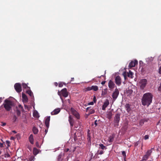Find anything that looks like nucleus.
Returning a JSON list of instances; mask_svg holds the SVG:
<instances>
[{
	"mask_svg": "<svg viewBox=\"0 0 161 161\" xmlns=\"http://www.w3.org/2000/svg\"><path fill=\"white\" fill-rule=\"evenodd\" d=\"M153 95L149 92L145 93L142 99V104L144 106H149L152 103Z\"/></svg>",
	"mask_w": 161,
	"mask_h": 161,
	"instance_id": "nucleus-1",
	"label": "nucleus"
},
{
	"mask_svg": "<svg viewBox=\"0 0 161 161\" xmlns=\"http://www.w3.org/2000/svg\"><path fill=\"white\" fill-rule=\"evenodd\" d=\"M3 105L7 111H9L12 110V108L14 106V103L13 101L6 99L5 100Z\"/></svg>",
	"mask_w": 161,
	"mask_h": 161,
	"instance_id": "nucleus-2",
	"label": "nucleus"
},
{
	"mask_svg": "<svg viewBox=\"0 0 161 161\" xmlns=\"http://www.w3.org/2000/svg\"><path fill=\"white\" fill-rule=\"evenodd\" d=\"M58 95L60 96V97L63 102V100L61 97V94L65 97H67L68 96V92H67V89L66 88H64L62 89L60 92L58 91Z\"/></svg>",
	"mask_w": 161,
	"mask_h": 161,
	"instance_id": "nucleus-3",
	"label": "nucleus"
},
{
	"mask_svg": "<svg viewBox=\"0 0 161 161\" xmlns=\"http://www.w3.org/2000/svg\"><path fill=\"white\" fill-rule=\"evenodd\" d=\"M120 113H117L115 115L114 120V126L116 127L119 125L120 119Z\"/></svg>",
	"mask_w": 161,
	"mask_h": 161,
	"instance_id": "nucleus-4",
	"label": "nucleus"
},
{
	"mask_svg": "<svg viewBox=\"0 0 161 161\" xmlns=\"http://www.w3.org/2000/svg\"><path fill=\"white\" fill-rule=\"evenodd\" d=\"M152 148L147 150L145 154L142 157L141 161H146L147 160L152 153Z\"/></svg>",
	"mask_w": 161,
	"mask_h": 161,
	"instance_id": "nucleus-5",
	"label": "nucleus"
},
{
	"mask_svg": "<svg viewBox=\"0 0 161 161\" xmlns=\"http://www.w3.org/2000/svg\"><path fill=\"white\" fill-rule=\"evenodd\" d=\"M14 87L16 91L20 92L22 91L21 86L19 83H16L14 84Z\"/></svg>",
	"mask_w": 161,
	"mask_h": 161,
	"instance_id": "nucleus-6",
	"label": "nucleus"
},
{
	"mask_svg": "<svg viewBox=\"0 0 161 161\" xmlns=\"http://www.w3.org/2000/svg\"><path fill=\"white\" fill-rule=\"evenodd\" d=\"M140 87L141 89H143L147 85V80L145 79L141 80L140 81Z\"/></svg>",
	"mask_w": 161,
	"mask_h": 161,
	"instance_id": "nucleus-7",
	"label": "nucleus"
},
{
	"mask_svg": "<svg viewBox=\"0 0 161 161\" xmlns=\"http://www.w3.org/2000/svg\"><path fill=\"white\" fill-rule=\"evenodd\" d=\"M119 94V91L117 88L116 87L112 94V97L114 100H115L117 99Z\"/></svg>",
	"mask_w": 161,
	"mask_h": 161,
	"instance_id": "nucleus-8",
	"label": "nucleus"
},
{
	"mask_svg": "<svg viewBox=\"0 0 161 161\" xmlns=\"http://www.w3.org/2000/svg\"><path fill=\"white\" fill-rule=\"evenodd\" d=\"M115 82L116 84L118 86H119L121 84V77L119 75L116 76L115 78Z\"/></svg>",
	"mask_w": 161,
	"mask_h": 161,
	"instance_id": "nucleus-9",
	"label": "nucleus"
},
{
	"mask_svg": "<svg viewBox=\"0 0 161 161\" xmlns=\"http://www.w3.org/2000/svg\"><path fill=\"white\" fill-rule=\"evenodd\" d=\"M108 86L110 90H112L115 88V85L114 82L112 80H109L108 83Z\"/></svg>",
	"mask_w": 161,
	"mask_h": 161,
	"instance_id": "nucleus-10",
	"label": "nucleus"
},
{
	"mask_svg": "<svg viewBox=\"0 0 161 161\" xmlns=\"http://www.w3.org/2000/svg\"><path fill=\"white\" fill-rule=\"evenodd\" d=\"M71 111L73 115H74L77 119H80V116L79 114L77 111L72 108H71Z\"/></svg>",
	"mask_w": 161,
	"mask_h": 161,
	"instance_id": "nucleus-11",
	"label": "nucleus"
},
{
	"mask_svg": "<svg viewBox=\"0 0 161 161\" xmlns=\"http://www.w3.org/2000/svg\"><path fill=\"white\" fill-rule=\"evenodd\" d=\"M138 64V61L137 60H135L134 61H131L130 63L129 67L130 68L134 67Z\"/></svg>",
	"mask_w": 161,
	"mask_h": 161,
	"instance_id": "nucleus-12",
	"label": "nucleus"
},
{
	"mask_svg": "<svg viewBox=\"0 0 161 161\" xmlns=\"http://www.w3.org/2000/svg\"><path fill=\"white\" fill-rule=\"evenodd\" d=\"M91 107H87L86 109V112H88V115L93 114L95 113V110L93 108L91 109Z\"/></svg>",
	"mask_w": 161,
	"mask_h": 161,
	"instance_id": "nucleus-13",
	"label": "nucleus"
},
{
	"mask_svg": "<svg viewBox=\"0 0 161 161\" xmlns=\"http://www.w3.org/2000/svg\"><path fill=\"white\" fill-rule=\"evenodd\" d=\"M64 153L61 152L58 155L57 158L58 161H62L64 158Z\"/></svg>",
	"mask_w": 161,
	"mask_h": 161,
	"instance_id": "nucleus-14",
	"label": "nucleus"
},
{
	"mask_svg": "<svg viewBox=\"0 0 161 161\" xmlns=\"http://www.w3.org/2000/svg\"><path fill=\"white\" fill-rule=\"evenodd\" d=\"M50 116H48L45 119V123L47 129L48 128L49 126V122L50 121Z\"/></svg>",
	"mask_w": 161,
	"mask_h": 161,
	"instance_id": "nucleus-15",
	"label": "nucleus"
},
{
	"mask_svg": "<svg viewBox=\"0 0 161 161\" xmlns=\"http://www.w3.org/2000/svg\"><path fill=\"white\" fill-rule=\"evenodd\" d=\"M69 121L71 127H73L74 123V120L70 115L69 117Z\"/></svg>",
	"mask_w": 161,
	"mask_h": 161,
	"instance_id": "nucleus-16",
	"label": "nucleus"
},
{
	"mask_svg": "<svg viewBox=\"0 0 161 161\" xmlns=\"http://www.w3.org/2000/svg\"><path fill=\"white\" fill-rule=\"evenodd\" d=\"M60 111L59 108H57L55 109L53 111L51 112L52 115H56L58 114Z\"/></svg>",
	"mask_w": 161,
	"mask_h": 161,
	"instance_id": "nucleus-17",
	"label": "nucleus"
},
{
	"mask_svg": "<svg viewBox=\"0 0 161 161\" xmlns=\"http://www.w3.org/2000/svg\"><path fill=\"white\" fill-rule=\"evenodd\" d=\"M154 58L152 57H148L146 59V61L147 63L148 64L151 63L153 60Z\"/></svg>",
	"mask_w": 161,
	"mask_h": 161,
	"instance_id": "nucleus-18",
	"label": "nucleus"
},
{
	"mask_svg": "<svg viewBox=\"0 0 161 161\" xmlns=\"http://www.w3.org/2000/svg\"><path fill=\"white\" fill-rule=\"evenodd\" d=\"M149 119L148 118H144L141 119L139 122V125L141 126H142L145 122H147Z\"/></svg>",
	"mask_w": 161,
	"mask_h": 161,
	"instance_id": "nucleus-19",
	"label": "nucleus"
},
{
	"mask_svg": "<svg viewBox=\"0 0 161 161\" xmlns=\"http://www.w3.org/2000/svg\"><path fill=\"white\" fill-rule=\"evenodd\" d=\"M22 98L23 102H27L28 101V98L26 95L24 93H22Z\"/></svg>",
	"mask_w": 161,
	"mask_h": 161,
	"instance_id": "nucleus-20",
	"label": "nucleus"
},
{
	"mask_svg": "<svg viewBox=\"0 0 161 161\" xmlns=\"http://www.w3.org/2000/svg\"><path fill=\"white\" fill-rule=\"evenodd\" d=\"M29 139L30 142L32 144L34 143V139L33 136L32 134H31L29 138Z\"/></svg>",
	"mask_w": 161,
	"mask_h": 161,
	"instance_id": "nucleus-21",
	"label": "nucleus"
},
{
	"mask_svg": "<svg viewBox=\"0 0 161 161\" xmlns=\"http://www.w3.org/2000/svg\"><path fill=\"white\" fill-rule=\"evenodd\" d=\"M26 92L29 95V96L31 97V98H34L33 92L30 90V89H28L26 91Z\"/></svg>",
	"mask_w": 161,
	"mask_h": 161,
	"instance_id": "nucleus-22",
	"label": "nucleus"
},
{
	"mask_svg": "<svg viewBox=\"0 0 161 161\" xmlns=\"http://www.w3.org/2000/svg\"><path fill=\"white\" fill-rule=\"evenodd\" d=\"M125 109L127 112H129L131 110V108L129 104H126L125 105Z\"/></svg>",
	"mask_w": 161,
	"mask_h": 161,
	"instance_id": "nucleus-23",
	"label": "nucleus"
},
{
	"mask_svg": "<svg viewBox=\"0 0 161 161\" xmlns=\"http://www.w3.org/2000/svg\"><path fill=\"white\" fill-rule=\"evenodd\" d=\"M32 131L34 134H36L38 132V130L36 127H34L32 129Z\"/></svg>",
	"mask_w": 161,
	"mask_h": 161,
	"instance_id": "nucleus-24",
	"label": "nucleus"
},
{
	"mask_svg": "<svg viewBox=\"0 0 161 161\" xmlns=\"http://www.w3.org/2000/svg\"><path fill=\"white\" fill-rule=\"evenodd\" d=\"M133 73L130 70L129 71V72L128 73L127 76L128 77L130 78H133Z\"/></svg>",
	"mask_w": 161,
	"mask_h": 161,
	"instance_id": "nucleus-25",
	"label": "nucleus"
},
{
	"mask_svg": "<svg viewBox=\"0 0 161 161\" xmlns=\"http://www.w3.org/2000/svg\"><path fill=\"white\" fill-rule=\"evenodd\" d=\"M39 153V151L36 148H34L33 149V153L35 155H36Z\"/></svg>",
	"mask_w": 161,
	"mask_h": 161,
	"instance_id": "nucleus-26",
	"label": "nucleus"
},
{
	"mask_svg": "<svg viewBox=\"0 0 161 161\" xmlns=\"http://www.w3.org/2000/svg\"><path fill=\"white\" fill-rule=\"evenodd\" d=\"M22 87L23 88L26 89L27 88L28 90V89H30V87H29L27 86V84L25 83H22Z\"/></svg>",
	"mask_w": 161,
	"mask_h": 161,
	"instance_id": "nucleus-27",
	"label": "nucleus"
},
{
	"mask_svg": "<svg viewBox=\"0 0 161 161\" xmlns=\"http://www.w3.org/2000/svg\"><path fill=\"white\" fill-rule=\"evenodd\" d=\"M92 90L96 91L98 90V87L97 86H92Z\"/></svg>",
	"mask_w": 161,
	"mask_h": 161,
	"instance_id": "nucleus-28",
	"label": "nucleus"
},
{
	"mask_svg": "<svg viewBox=\"0 0 161 161\" xmlns=\"http://www.w3.org/2000/svg\"><path fill=\"white\" fill-rule=\"evenodd\" d=\"M107 88H105L102 91L101 95L102 96H104L107 93Z\"/></svg>",
	"mask_w": 161,
	"mask_h": 161,
	"instance_id": "nucleus-29",
	"label": "nucleus"
},
{
	"mask_svg": "<svg viewBox=\"0 0 161 161\" xmlns=\"http://www.w3.org/2000/svg\"><path fill=\"white\" fill-rule=\"evenodd\" d=\"M107 117L109 119H110L111 118L112 115V113L111 112H109L107 113Z\"/></svg>",
	"mask_w": 161,
	"mask_h": 161,
	"instance_id": "nucleus-30",
	"label": "nucleus"
},
{
	"mask_svg": "<svg viewBox=\"0 0 161 161\" xmlns=\"http://www.w3.org/2000/svg\"><path fill=\"white\" fill-rule=\"evenodd\" d=\"M109 104V102L108 100H107L103 103V105H104L106 107H107Z\"/></svg>",
	"mask_w": 161,
	"mask_h": 161,
	"instance_id": "nucleus-31",
	"label": "nucleus"
},
{
	"mask_svg": "<svg viewBox=\"0 0 161 161\" xmlns=\"http://www.w3.org/2000/svg\"><path fill=\"white\" fill-rule=\"evenodd\" d=\"M104 153V152L103 150H101L100 151H99V150H98L97 151V152L96 155V154H97V155L98 154L102 155V154H103Z\"/></svg>",
	"mask_w": 161,
	"mask_h": 161,
	"instance_id": "nucleus-32",
	"label": "nucleus"
},
{
	"mask_svg": "<svg viewBox=\"0 0 161 161\" xmlns=\"http://www.w3.org/2000/svg\"><path fill=\"white\" fill-rule=\"evenodd\" d=\"M114 137L113 136H110L109 138L108 141L109 142H112L114 140Z\"/></svg>",
	"mask_w": 161,
	"mask_h": 161,
	"instance_id": "nucleus-33",
	"label": "nucleus"
},
{
	"mask_svg": "<svg viewBox=\"0 0 161 161\" xmlns=\"http://www.w3.org/2000/svg\"><path fill=\"white\" fill-rule=\"evenodd\" d=\"M35 159V157L33 156H31L28 159H27V161H32L34 160Z\"/></svg>",
	"mask_w": 161,
	"mask_h": 161,
	"instance_id": "nucleus-34",
	"label": "nucleus"
},
{
	"mask_svg": "<svg viewBox=\"0 0 161 161\" xmlns=\"http://www.w3.org/2000/svg\"><path fill=\"white\" fill-rule=\"evenodd\" d=\"M64 84L66 85V83L64 82H60L58 83V86L59 87H62Z\"/></svg>",
	"mask_w": 161,
	"mask_h": 161,
	"instance_id": "nucleus-35",
	"label": "nucleus"
},
{
	"mask_svg": "<svg viewBox=\"0 0 161 161\" xmlns=\"http://www.w3.org/2000/svg\"><path fill=\"white\" fill-rule=\"evenodd\" d=\"M122 154L124 157V160H125L126 158V153L125 151H123L122 152Z\"/></svg>",
	"mask_w": 161,
	"mask_h": 161,
	"instance_id": "nucleus-36",
	"label": "nucleus"
},
{
	"mask_svg": "<svg viewBox=\"0 0 161 161\" xmlns=\"http://www.w3.org/2000/svg\"><path fill=\"white\" fill-rule=\"evenodd\" d=\"M16 113L17 115L18 116H19L21 114L20 111L18 109L16 110Z\"/></svg>",
	"mask_w": 161,
	"mask_h": 161,
	"instance_id": "nucleus-37",
	"label": "nucleus"
},
{
	"mask_svg": "<svg viewBox=\"0 0 161 161\" xmlns=\"http://www.w3.org/2000/svg\"><path fill=\"white\" fill-rule=\"evenodd\" d=\"M17 119V118L16 116V115H14L13 116V120L14 122H15L16 121Z\"/></svg>",
	"mask_w": 161,
	"mask_h": 161,
	"instance_id": "nucleus-38",
	"label": "nucleus"
},
{
	"mask_svg": "<svg viewBox=\"0 0 161 161\" xmlns=\"http://www.w3.org/2000/svg\"><path fill=\"white\" fill-rule=\"evenodd\" d=\"M99 145L100 147L103 150L104 149L105 147L102 144H100Z\"/></svg>",
	"mask_w": 161,
	"mask_h": 161,
	"instance_id": "nucleus-39",
	"label": "nucleus"
},
{
	"mask_svg": "<svg viewBox=\"0 0 161 161\" xmlns=\"http://www.w3.org/2000/svg\"><path fill=\"white\" fill-rule=\"evenodd\" d=\"M87 141H88L89 144H91V137H87Z\"/></svg>",
	"mask_w": 161,
	"mask_h": 161,
	"instance_id": "nucleus-40",
	"label": "nucleus"
},
{
	"mask_svg": "<svg viewBox=\"0 0 161 161\" xmlns=\"http://www.w3.org/2000/svg\"><path fill=\"white\" fill-rule=\"evenodd\" d=\"M139 143H140L139 141H138L137 142H136V143H135L134 146L135 147L137 146L139 144Z\"/></svg>",
	"mask_w": 161,
	"mask_h": 161,
	"instance_id": "nucleus-41",
	"label": "nucleus"
},
{
	"mask_svg": "<svg viewBox=\"0 0 161 161\" xmlns=\"http://www.w3.org/2000/svg\"><path fill=\"white\" fill-rule=\"evenodd\" d=\"M89 132L90 130H88L87 134V137H91L90 133Z\"/></svg>",
	"mask_w": 161,
	"mask_h": 161,
	"instance_id": "nucleus-42",
	"label": "nucleus"
},
{
	"mask_svg": "<svg viewBox=\"0 0 161 161\" xmlns=\"http://www.w3.org/2000/svg\"><path fill=\"white\" fill-rule=\"evenodd\" d=\"M149 138V136L148 135H146L144 136V139L145 140H146Z\"/></svg>",
	"mask_w": 161,
	"mask_h": 161,
	"instance_id": "nucleus-43",
	"label": "nucleus"
},
{
	"mask_svg": "<svg viewBox=\"0 0 161 161\" xmlns=\"http://www.w3.org/2000/svg\"><path fill=\"white\" fill-rule=\"evenodd\" d=\"M4 157L5 158H8L10 157V155L8 153L5 154H4Z\"/></svg>",
	"mask_w": 161,
	"mask_h": 161,
	"instance_id": "nucleus-44",
	"label": "nucleus"
},
{
	"mask_svg": "<svg viewBox=\"0 0 161 161\" xmlns=\"http://www.w3.org/2000/svg\"><path fill=\"white\" fill-rule=\"evenodd\" d=\"M158 91L161 92V83H160V86L158 88Z\"/></svg>",
	"mask_w": 161,
	"mask_h": 161,
	"instance_id": "nucleus-45",
	"label": "nucleus"
},
{
	"mask_svg": "<svg viewBox=\"0 0 161 161\" xmlns=\"http://www.w3.org/2000/svg\"><path fill=\"white\" fill-rule=\"evenodd\" d=\"M93 102L95 103L96 102V96H94L93 98Z\"/></svg>",
	"mask_w": 161,
	"mask_h": 161,
	"instance_id": "nucleus-46",
	"label": "nucleus"
},
{
	"mask_svg": "<svg viewBox=\"0 0 161 161\" xmlns=\"http://www.w3.org/2000/svg\"><path fill=\"white\" fill-rule=\"evenodd\" d=\"M36 146L38 147H39V148H40V146H39V143L38 142H36Z\"/></svg>",
	"mask_w": 161,
	"mask_h": 161,
	"instance_id": "nucleus-47",
	"label": "nucleus"
},
{
	"mask_svg": "<svg viewBox=\"0 0 161 161\" xmlns=\"http://www.w3.org/2000/svg\"><path fill=\"white\" fill-rule=\"evenodd\" d=\"M86 89L87 91H90L92 90V87H88Z\"/></svg>",
	"mask_w": 161,
	"mask_h": 161,
	"instance_id": "nucleus-48",
	"label": "nucleus"
},
{
	"mask_svg": "<svg viewBox=\"0 0 161 161\" xmlns=\"http://www.w3.org/2000/svg\"><path fill=\"white\" fill-rule=\"evenodd\" d=\"M106 107L104 105H103L102 107V109L103 110H105Z\"/></svg>",
	"mask_w": 161,
	"mask_h": 161,
	"instance_id": "nucleus-49",
	"label": "nucleus"
},
{
	"mask_svg": "<svg viewBox=\"0 0 161 161\" xmlns=\"http://www.w3.org/2000/svg\"><path fill=\"white\" fill-rule=\"evenodd\" d=\"M19 107L20 108V109L22 110L23 109V107L21 105H19Z\"/></svg>",
	"mask_w": 161,
	"mask_h": 161,
	"instance_id": "nucleus-50",
	"label": "nucleus"
},
{
	"mask_svg": "<svg viewBox=\"0 0 161 161\" xmlns=\"http://www.w3.org/2000/svg\"><path fill=\"white\" fill-rule=\"evenodd\" d=\"M123 75L124 76V78L125 79L126 77V74L125 72H124L123 74Z\"/></svg>",
	"mask_w": 161,
	"mask_h": 161,
	"instance_id": "nucleus-51",
	"label": "nucleus"
},
{
	"mask_svg": "<svg viewBox=\"0 0 161 161\" xmlns=\"http://www.w3.org/2000/svg\"><path fill=\"white\" fill-rule=\"evenodd\" d=\"M94 104V102H91L88 103L89 105H93Z\"/></svg>",
	"mask_w": 161,
	"mask_h": 161,
	"instance_id": "nucleus-52",
	"label": "nucleus"
},
{
	"mask_svg": "<svg viewBox=\"0 0 161 161\" xmlns=\"http://www.w3.org/2000/svg\"><path fill=\"white\" fill-rule=\"evenodd\" d=\"M6 143L8 144V146H9V144H10L9 141H6Z\"/></svg>",
	"mask_w": 161,
	"mask_h": 161,
	"instance_id": "nucleus-53",
	"label": "nucleus"
},
{
	"mask_svg": "<svg viewBox=\"0 0 161 161\" xmlns=\"http://www.w3.org/2000/svg\"><path fill=\"white\" fill-rule=\"evenodd\" d=\"M77 138V137H76V133H75L74 134V139L75 140V141L76 140V138Z\"/></svg>",
	"mask_w": 161,
	"mask_h": 161,
	"instance_id": "nucleus-54",
	"label": "nucleus"
},
{
	"mask_svg": "<svg viewBox=\"0 0 161 161\" xmlns=\"http://www.w3.org/2000/svg\"><path fill=\"white\" fill-rule=\"evenodd\" d=\"M97 121L96 120H95V122H94V124L96 125V126H97Z\"/></svg>",
	"mask_w": 161,
	"mask_h": 161,
	"instance_id": "nucleus-55",
	"label": "nucleus"
},
{
	"mask_svg": "<svg viewBox=\"0 0 161 161\" xmlns=\"http://www.w3.org/2000/svg\"><path fill=\"white\" fill-rule=\"evenodd\" d=\"M159 74H161V66L159 68Z\"/></svg>",
	"mask_w": 161,
	"mask_h": 161,
	"instance_id": "nucleus-56",
	"label": "nucleus"
},
{
	"mask_svg": "<svg viewBox=\"0 0 161 161\" xmlns=\"http://www.w3.org/2000/svg\"><path fill=\"white\" fill-rule=\"evenodd\" d=\"M1 123L3 124L2 125V126H4L6 125V123H3V122H1Z\"/></svg>",
	"mask_w": 161,
	"mask_h": 161,
	"instance_id": "nucleus-57",
	"label": "nucleus"
},
{
	"mask_svg": "<svg viewBox=\"0 0 161 161\" xmlns=\"http://www.w3.org/2000/svg\"><path fill=\"white\" fill-rule=\"evenodd\" d=\"M105 82H106V81H102L101 83L102 85H103L105 84Z\"/></svg>",
	"mask_w": 161,
	"mask_h": 161,
	"instance_id": "nucleus-58",
	"label": "nucleus"
},
{
	"mask_svg": "<svg viewBox=\"0 0 161 161\" xmlns=\"http://www.w3.org/2000/svg\"><path fill=\"white\" fill-rule=\"evenodd\" d=\"M69 148H66L65 149V152H67L69 151Z\"/></svg>",
	"mask_w": 161,
	"mask_h": 161,
	"instance_id": "nucleus-59",
	"label": "nucleus"
},
{
	"mask_svg": "<svg viewBox=\"0 0 161 161\" xmlns=\"http://www.w3.org/2000/svg\"><path fill=\"white\" fill-rule=\"evenodd\" d=\"M106 70H105V74H104V75H102L101 76L99 77V78H101V76H105V74H106Z\"/></svg>",
	"mask_w": 161,
	"mask_h": 161,
	"instance_id": "nucleus-60",
	"label": "nucleus"
},
{
	"mask_svg": "<svg viewBox=\"0 0 161 161\" xmlns=\"http://www.w3.org/2000/svg\"><path fill=\"white\" fill-rule=\"evenodd\" d=\"M54 85L56 86H58V83L56 82H54Z\"/></svg>",
	"mask_w": 161,
	"mask_h": 161,
	"instance_id": "nucleus-61",
	"label": "nucleus"
},
{
	"mask_svg": "<svg viewBox=\"0 0 161 161\" xmlns=\"http://www.w3.org/2000/svg\"><path fill=\"white\" fill-rule=\"evenodd\" d=\"M48 129L47 128V129H46L45 130V132L46 133V134L47 133V131H48Z\"/></svg>",
	"mask_w": 161,
	"mask_h": 161,
	"instance_id": "nucleus-62",
	"label": "nucleus"
},
{
	"mask_svg": "<svg viewBox=\"0 0 161 161\" xmlns=\"http://www.w3.org/2000/svg\"><path fill=\"white\" fill-rule=\"evenodd\" d=\"M3 146V143H1V147H2Z\"/></svg>",
	"mask_w": 161,
	"mask_h": 161,
	"instance_id": "nucleus-63",
	"label": "nucleus"
},
{
	"mask_svg": "<svg viewBox=\"0 0 161 161\" xmlns=\"http://www.w3.org/2000/svg\"><path fill=\"white\" fill-rule=\"evenodd\" d=\"M74 80V78H71V81H73Z\"/></svg>",
	"mask_w": 161,
	"mask_h": 161,
	"instance_id": "nucleus-64",
	"label": "nucleus"
}]
</instances>
